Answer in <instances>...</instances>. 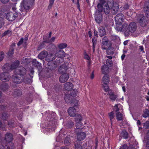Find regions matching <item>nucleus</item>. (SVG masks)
Segmentation results:
<instances>
[{"mask_svg": "<svg viewBox=\"0 0 149 149\" xmlns=\"http://www.w3.org/2000/svg\"><path fill=\"white\" fill-rule=\"evenodd\" d=\"M26 73V70L23 67L16 68L15 72V74L12 77L13 81L16 83H20L24 79V75Z\"/></svg>", "mask_w": 149, "mask_h": 149, "instance_id": "1", "label": "nucleus"}, {"mask_svg": "<svg viewBox=\"0 0 149 149\" xmlns=\"http://www.w3.org/2000/svg\"><path fill=\"white\" fill-rule=\"evenodd\" d=\"M121 25L120 26L116 27L115 29L118 31H121L124 32L125 34H128L131 32L133 33L135 31L136 28V23L134 22L131 23L129 26L127 24L125 23L121 27Z\"/></svg>", "mask_w": 149, "mask_h": 149, "instance_id": "2", "label": "nucleus"}, {"mask_svg": "<svg viewBox=\"0 0 149 149\" xmlns=\"http://www.w3.org/2000/svg\"><path fill=\"white\" fill-rule=\"evenodd\" d=\"M102 3L103 5L104 4L105 5L106 8V10H104V13L106 14H108L109 13L110 9H113L115 12H117L118 10V5L116 3H114L113 0H108L107 3L104 0H102Z\"/></svg>", "mask_w": 149, "mask_h": 149, "instance_id": "3", "label": "nucleus"}, {"mask_svg": "<svg viewBox=\"0 0 149 149\" xmlns=\"http://www.w3.org/2000/svg\"><path fill=\"white\" fill-rule=\"evenodd\" d=\"M66 54L63 50H60L57 51L55 53V55L51 53L47 55V61H52L55 58V56L60 58L64 57Z\"/></svg>", "mask_w": 149, "mask_h": 149, "instance_id": "4", "label": "nucleus"}, {"mask_svg": "<svg viewBox=\"0 0 149 149\" xmlns=\"http://www.w3.org/2000/svg\"><path fill=\"white\" fill-rule=\"evenodd\" d=\"M19 63V61H17L15 63L12 64L10 66L9 64H5L2 67V69L3 71L6 72H8L11 70L16 68Z\"/></svg>", "mask_w": 149, "mask_h": 149, "instance_id": "5", "label": "nucleus"}, {"mask_svg": "<svg viewBox=\"0 0 149 149\" xmlns=\"http://www.w3.org/2000/svg\"><path fill=\"white\" fill-rule=\"evenodd\" d=\"M111 44L107 37H104L102 40V48L104 50L109 49L111 47Z\"/></svg>", "mask_w": 149, "mask_h": 149, "instance_id": "6", "label": "nucleus"}, {"mask_svg": "<svg viewBox=\"0 0 149 149\" xmlns=\"http://www.w3.org/2000/svg\"><path fill=\"white\" fill-rule=\"evenodd\" d=\"M35 0H23L22 2L21 3L22 7H23L24 9L26 10L29 9L30 7L32 5Z\"/></svg>", "mask_w": 149, "mask_h": 149, "instance_id": "7", "label": "nucleus"}, {"mask_svg": "<svg viewBox=\"0 0 149 149\" xmlns=\"http://www.w3.org/2000/svg\"><path fill=\"white\" fill-rule=\"evenodd\" d=\"M124 17L123 14H119L115 17V21L116 24V27L120 26L124 20Z\"/></svg>", "mask_w": 149, "mask_h": 149, "instance_id": "8", "label": "nucleus"}, {"mask_svg": "<svg viewBox=\"0 0 149 149\" xmlns=\"http://www.w3.org/2000/svg\"><path fill=\"white\" fill-rule=\"evenodd\" d=\"M17 14L16 12H9L6 15V18L9 21L14 20L17 17Z\"/></svg>", "mask_w": 149, "mask_h": 149, "instance_id": "9", "label": "nucleus"}, {"mask_svg": "<svg viewBox=\"0 0 149 149\" xmlns=\"http://www.w3.org/2000/svg\"><path fill=\"white\" fill-rule=\"evenodd\" d=\"M76 126L78 129H81L82 127V123L81 122L82 120V118L81 116L80 115L77 116L75 118Z\"/></svg>", "mask_w": 149, "mask_h": 149, "instance_id": "10", "label": "nucleus"}, {"mask_svg": "<svg viewBox=\"0 0 149 149\" xmlns=\"http://www.w3.org/2000/svg\"><path fill=\"white\" fill-rule=\"evenodd\" d=\"M10 79V76L8 72H4L0 74V79L3 81H7Z\"/></svg>", "mask_w": 149, "mask_h": 149, "instance_id": "11", "label": "nucleus"}, {"mask_svg": "<svg viewBox=\"0 0 149 149\" xmlns=\"http://www.w3.org/2000/svg\"><path fill=\"white\" fill-rule=\"evenodd\" d=\"M68 114L71 117H74L77 116L79 114H77L76 110L74 107H71L69 108L68 110Z\"/></svg>", "mask_w": 149, "mask_h": 149, "instance_id": "12", "label": "nucleus"}, {"mask_svg": "<svg viewBox=\"0 0 149 149\" xmlns=\"http://www.w3.org/2000/svg\"><path fill=\"white\" fill-rule=\"evenodd\" d=\"M100 2V3H98L97 5V8L98 11V12H97L98 13H100V12H102L104 10V12L105 10H106V8L105 7V4H104L103 5V3H102V0H99Z\"/></svg>", "mask_w": 149, "mask_h": 149, "instance_id": "13", "label": "nucleus"}, {"mask_svg": "<svg viewBox=\"0 0 149 149\" xmlns=\"http://www.w3.org/2000/svg\"><path fill=\"white\" fill-rule=\"evenodd\" d=\"M69 78L68 75L66 73L63 74L60 77L59 81L61 83L66 82Z\"/></svg>", "mask_w": 149, "mask_h": 149, "instance_id": "14", "label": "nucleus"}, {"mask_svg": "<svg viewBox=\"0 0 149 149\" xmlns=\"http://www.w3.org/2000/svg\"><path fill=\"white\" fill-rule=\"evenodd\" d=\"M73 86L72 83L68 82L64 84V89L65 91H71L73 88Z\"/></svg>", "mask_w": 149, "mask_h": 149, "instance_id": "15", "label": "nucleus"}, {"mask_svg": "<svg viewBox=\"0 0 149 149\" xmlns=\"http://www.w3.org/2000/svg\"><path fill=\"white\" fill-rule=\"evenodd\" d=\"M96 11L95 14V19L97 23H100L102 20V16L100 13Z\"/></svg>", "mask_w": 149, "mask_h": 149, "instance_id": "16", "label": "nucleus"}, {"mask_svg": "<svg viewBox=\"0 0 149 149\" xmlns=\"http://www.w3.org/2000/svg\"><path fill=\"white\" fill-rule=\"evenodd\" d=\"M139 23L142 26H145L148 23L147 18L144 16L142 17L139 20Z\"/></svg>", "mask_w": 149, "mask_h": 149, "instance_id": "17", "label": "nucleus"}, {"mask_svg": "<svg viewBox=\"0 0 149 149\" xmlns=\"http://www.w3.org/2000/svg\"><path fill=\"white\" fill-rule=\"evenodd\" d=\"M139 23L142 26H145L148 23L147 18L144 16L142 17L139 20Z\"/></svg>", "mask_w": 149, "mask_h": 149, "instance_id": "18", "label": "nucleus"}, {"mask_svg": "<svg viewBox=\"0 0 149 149\" xmlns=\"http://www.w3.org/2000/svg\"><path fill=\"white\" fill-rule=\"evenodd\" d=\"M13 139V136L11 134L8 133L6 134L5 140L8 143L11 142Z\"/></svg>", "mask_w": 149, "mask_h": 149, "instance_id": "19", "label": "nucleus"}, {"mask_svg": "<svg viewBox=\"0 0 149 149\" xmlns=\"http://www.w3.org/2000/svg\"><path fill=\"white\" fill-rule=\"evenodd\" d=\"M98 31L99 34L101 37L103 36L106 33L105 30L103 27H100L98 29Z\"/></svg>", "mask_w": 149, "mask_h": 149, "instance_id": "20", "label": "nucleus"}, {"mask_svg": "<svg viewBox=\"0 0 149 149\" xmlns=\"http://www.w3.org/2000/svg\"><path fill=\"white\" fill-rule=\"evenodd\" d=\"M77 139L79 141L83 140L86 137V134L83 132H79L77 134Z\"/></svg>", "mask_w": 149, "mask_h": 149, "instance_id": "21", "label": "nucleus"}, {"mask_svg": "<svg viewBox=\"0 0 149 149\" xmlns=\"http://www.w3.org/2000/svg\"><path fill=\"white\" fill-rule=\"evenodd\" d=\"M108 93L109 95L110 98L112 100H115L117 97V95L114 94L112 90H109Z\"/></svg>", "mask_w": 149, "mask_h": 149, "instance_id": "22", "label": "nucleus"}, {"mask_svg": "<svg viewBox=\"0 0 149 149\" xmlns=\"http://www.w3.org/2000/svg\"><path fill=\"white\" fill-rule=\"evenodd\" d=\"M109 77L108 75H105L102 78V82L104 84H108L109 82Z\"/></svg>", "mask_w": 149, "mask_h": 149, "instance_id": "23", "label": "nucleus"}, {"mask_svg": "<svg viewBox=\"0 0 149 149\" xmlns=\"http://www.w3.org/2000/svg\"><path fill=\"white\" fill-rule=\"evenodd\" d=\"M109 68L106 65H104L101 68V71L102 73L104 74H106L109 72Z\"/></svg>", "mask_w": 149, "mask_h": 149, "instance_id": "24", "label": "nucleus"}, {"mask_svg": "<svg viewBox=\"0 0 149 149\" xmlns=\"http://www.w3.org/2000/svg\"><path fill=\"white\" fill-rule=\"evenodd\" d=\"M58 63H57L56 64L54 63H52V62L48 63V68L51 70H53L56 67V66L58 65Z\"/></svg>", "mask_w": 149, "mask_h": 149, "instance_id": "25", "label": "nucleus"}, {"mask_svg": "<svg viewBox=\"0 0 149 149\" xmlns=\"http://www.w3.org/2000/svg\"><path fill=\"white\" fill-rule=\"evenodd\" d=\"M116 117L118 120H122L124 117V115L120 112H118L116 114Z\"/></svg>", "mask_w": 149, "mask_h": 149, "instance_id": "26", "label": "nucleus"}, {"mask_svg": "<svg viewBox=\"0 0 149 149\" xmlns=\"http://www.w3.org/2000/svg\"><path fill=\"white\" fill-rule=\"evenodd\" d=\"M47 57V52L46 51L42 52L40 53L38 56V57L39 58L42 59L46 58Z\"/></svg>", "mask_w": 149, "mask_h": 149, "instance_id": "27", "label": "nucleus"}, {"mask_svg": "<svg viewBox=\"0 0 149 149\" xmlns=\"http://www.w3.org/2000/svg\"><path fill=\"white\" fill-rule=\"evenodd\" d=\"M67 45L66 43H61L57 45L58 48L60 49H63L67 47Z\"/></svg>", "mask_w": 149, "mask_h": 149, "instance_id": "28", "label": "nucleus"}, {"mask_svg": "<svg viewBox=\"0 0 149 149\" xmlns=\"http://www.w3.org/2000/svg\"><path fill=\"white\" fill-rule=\"evenodd\" d=\"M122 109V106L120 104H116L113 107V110L116 112L120 110V108Z\"/></svg>", "mask_w": 149, "mask_h": 149, "instance_id": "29", "label": "nucleus"}, {"mask_svg": "<svg viewBox=\"0 0 149 149\" xmlns=\"http://www.w3.org/2000/svg\"><path fill=\"white\" fill-rule=\"evenodd\" d=\"M66 68L65 67L64 65H62L58 69V71L60 73H63V72H64L66 70Z\"/></svg>", "mask_w": 149, "mask_h": 149, "instance_id": "30", "label": "nucleus"}, {"mask_svg": "<svg viewBox=\"0 0 149 149\" xmlns=\"http://www.w3.org/2000/svg\"><path fill=\"white\" fill-rule=\"evenodd\" d=\"M107 84H102L104 88V90L106 92H108V93H109V90H111L109 89Z\"/></svg>", "mask_w": 149, "mask_h": 149, "instance_id": "31", "label": "nucleus"}, {"mask_svg": "<svg viewBox=\"0 0 149 149\" xmlns=\"http://www.w3.org/2000/svg\"><path fill=\"white\" fill-rule=\"evenodd\" d=\"M55 39L56 38L54 37H53L51 38H47V43H49L52 45V43L54 42Z\"/></svg>", "mask_w": 149, "mask_h": 149, "instance_id": "32", "label": "nucleus"}, {"mask_svg": "<svg viewBox=\"0 0 149 149\" xmlns=\"http://www.w3.org/2000/svg\"><path fill=\"white\" fill-rule=\"evenodd\" d=\"M54 2V0H49V4L48 7V10H50L52 8Z\"/></svg>", "mask_w": 149, "mask_h": 149, "instance_id": "33", "label": "nucleus"}, {"mask_svg": "<svg viewBox=\"0 0 149 149\" xmlns=\"http://www.w3.org/2000/svg\"><path fill=\"white\" fill-rule=\"evenodd\" d=\"M149 114V111L147 109L145 110L144 113L143 115V117L146 118L148 116Z\"/></svg>", "mask_w": 149, "mask_h": 149, "instance_id": "34", "label": "nucleus"}, {"mask_svg": "<svg viewBox=\"0 0 149 149\" xmlns=\"http://www.w3.org/2000/svg\"><path fill=\"white\" fill-rule=\"evenodd\" d=\"M32 64L35 66H40V64L39 62L37 61L36 60L34 59L32 62Z\"/></svg>", "mask_w": 149, "mask_h": 149, "instance_id": "35", "label": "nucleus"}, {"mask_svg": "<svg viewBox=\"0 0 149 149\" xmlns=\"http://www.w3.org/2000/svg\"><path fill=\"white\" fill-rule=\"evenodd\" d=\"M77 93V90L76 89H74L72 90L71 93V95L73 97L75 96L76 95Z\"/></svg>", "mask_w": 149, "mask_h": 149, "instance_id": "36", "label": "nucleus"}, {"mask_svg": "<svg viewBox=\"0 0 149 149\" xmlns=\"http://www.w3.org/2000/svg\"><path fill=\"white\" fill-rule=\"evenodd\" d=\"M64 99L66 102L69 103L70 102V100L69 95H66Z\"/></svg>", "mask_w": 149, "mask_h": 149, "instance_id": "37", "label": "nucleus"}, {"mask_svg": "<svg viewBox=\"0 0 149 149\" xmlns=\"http://www.w3.org/2000/svg\"><path fill=\"white\" fill-rule=\"evenodd\" d=\"M92 42L93 43V51L94 50V48L96 45V39L95 38H93L92 39Z\"/></svg>", "mask_w": 149, "mask_h": 149, "instance_id": "38", "label": "nucleus"}, {"mask_svg": "<svg viewBox=\"0 0 149 149\" xmlns=\"http://www.w3.org/2000/svg\"><path fill=\"white\" fill-rule=\"evenodd\" d=\"M11 31L9 30L5 31L3 33L4 36L7 35L8 36H10L11 35Z\"/></svg>", "mask_w": 149, "mask_h": 149, "instance_id": "39", "label": "nucleus"}, {"mask_svg": "<svg viewBox=\"0 0 149 149\" xmlns=\"http://www.w3.org/2000/svg\"><path fill=\"white\" fill-rule=\"evenodd\" d=\"M114 113L113 111H112L109 113V116L111 120L113 118Z\"/></svg>", "mask_w": 149, "mask_h": 149, "instance_id": "40", "label": "nucleus"}, {"mask_svg": "<svg viewBox=\"0 0 149 149\" xmlns=\"http://www.w3.org/2000/svg\"><path fill=\"white\" fill-rule=\"evenodd\" d=\"M4 55L3 52H0V62L2 61L4 58Z\"/></svg>", "mask_w": 149, "mask_h": 149, "instance_id": "41", "label": "nucleus"}, {"mask_svg": "<svg viewBox=\"0 0 149 149\" xmlns=\"http://www.w3.org/2000/svg\"><path fill=\"white\" fill-rule=\"evenodd\" d=\"M70 140L68 138H65L64 140V143L66 146H68L70 144Z\"/></svg>", "mask_w": 149, "mask_h": 149, "instance_id": "42", "label": "nucleus"}, {"mask_svg": "<svg viewBox=\"0 0 149 149\" xmlns=\"http://www.w3.org/2000/svg\"><path fill=\"white\" fill-rule=\"evenodd\" d=\"M122 134L123 135V136L124 137L125 139H126L127 138L128 136V133L125 131H123L122 132Z\"/></svg>", "mask_w": 149, "mask_h": 149, "instance_id": "43", "label": "nucleus"}, {"mask_svg": "<svg viewBox=\"0 0 149 149\" xmlns=\"http://www.w3.org/2000/svg\"><path fill=\"white\" fill-rule=\"evenodd\" d=\"M144 127L147 128L149 127V122L147 121L144 124Z\"/></svg>", "mask_w": 149, "mask_h": 149, "instance_id": "44", "label": "nucleus"}, {"mask_svg": "<svg viewBox=\"0 0 149 149\" xmlns=\"http://www.w3.org/2000/svg\"><path fill=\"white\" fill-rule=\"evenodd\" d=\"M14 49H11L8 52V54L9 56H10L13 54Z\"/></svg>", "mask_w": 149, "mask_h": 149, "instance_id": "45", "label": "nucleus"}, {"mask_svg": "<svg viewBox=\"0 0 149 149\" xmlns=\"http://www.w3.org/2000/svg\"><path fill=\"white\" fill-rule=\"evenodd\" d=\"M3 24V19L2 17H0V28L2 26Z\"/></svg>", "mask_w": 149, "mask_h": 149, "instance_id": "46", "label": "nucleus"}, {"mask_svg": "<svg viewBox=\"0 0 149 149\" xmlns=\"http://www.w3.org/2000/svg\"><path fill=\"white\" fill-rule=\"evenodd\" d=\"M3 87L2 88V90L4 91H6L7 89L8 86V85H5L4 86H3Z\"/></svg>", "mask_w": 149, "mask_h": 149, "instance_id": "47", "label": "nucleus"}, {"mask_svg": "<svg viewBox=\"0 0 149 149\" xmlns=\"http://www.w3.org/2000/svg\"><path fill=\"white\" fill-rule=\"evenodd\" d=\"M120 149H128V148L127 145L125 144L123 146H121Z\"/></svg>", "mask_w": 149, "mask_h": 149, "instance_id": "48", "label": "nucleus"}, {"mask_svg": "<svg viewBox=\"0 0 149 149\" xmlns=\"http://www.w3.org/2000/svg\"><path fill=\"white\" fill-rule=\"evenodd\" d=\"M14 148V145L13 144L11 143V146H8L7 147L8 149H13Z\"/></svg>", "mask_w": 149, "mask_h": 149, "instance_id": "49", "label": "nucleus"}, {"mask_svg": "<svg viewBox=\"0 0 149 149\" xmlns=\"http://www.w3.org/2000/svg\"><path fill=\"white\" fill-rule=\"evenodd\" d=\"M24 39L23 38H22L20 40L19 42L17 44V45L18 46H19L21 44H22L23 41Z\"/></svg>", "mask_w": 149, "mask_h": 149, "instance_id": "50", "label": "nucleus"}, {"mask_svg": "<svg viewBox=\"0 0 149 149\" xmlns=\"http://www.w3.org/2000/svg\"><path fill=\"white\" fill-rule=\"evenodd\" d=\"M106 63L107 65H108L109 64V65H111V64H112V62L111 61H110L108 60H107L106 61Z\"/></svg>", "mask_w": 149, "mask_h": 149, "instance_id": "51", "label": "nucleus"}, {"mask_svg": "<svg viewBox=\"0 0 149 149\" xmlns=\"http://www.w3.org/2000/svg\"><path fill=\"white\" fill-rule=\"evenodd\" d=\"M85 58L88 60H89L90 59V58L88 55L87 54H85L84 56Z\"/></svg>", "mask_w": 149, "mask_h": 149, "instance_id": "52", "label": "nucleus"}, {"mask_svg": "<svg viewBox=\"0 0 149 149\" xmlns=\"http://www.w3.org/2000/svg\"><path fill=\"white\" fill-rule=\"evenodd\" d=\"M9 0H1V2L3 3H6L9 1Z\"/></svg>", "mask_w": 149, "mask_h": 149, "instance_id": "53", "label": "nucleus"}, {"mask_svg": "<svg viewBox=\"0 0 149 149\" xmlns=\"http://www.w3.org/2000/svg\"><path fill=\"white\" fill-rule=\"evenodd\" d=\"M139 49L141 51H143V52H144L143 50V46H140Z\"/></svg>", "mask_w": 149, "mask_h": 149, "instance_id": "54", "label": "nucleus"}, {"mask_svg": "<svg viewBox=\"0 0 149 149\" xmlns=\"http://www.w3.org/2000/svg\"><path fill=\"white\" fill-rule=\"evenodd\" d=\"M94 78V75L93 74V72L92 74H91V79H93Z\"/></svg>", "mask_w": 149, "mask_h": 149, "instance_id": "55", "label": "nucleus"}, {"mask_svg": "<svg viewBox=\"0 0 149 149\" xmlns=\"http://www.w3.org/2000/svg\"><path fill=\"white\" fill-rule=\"evenodd\" d=\"M146 14L148 15L149 14V8H148L146 10Z\"/></svg>", "mask_w": 149, "mask_h": 149, "instance_id": "56", "label": "nucleus"}, {"mask_svg": "<svg viewBox=\"0 0 149 149\" xmlns=\"http://www.w3.org/2000/svg\"><path fill=\"white\" fill-rule=\"evenodd\" d=\"M88 35L89 37L91 38L92 36L91 32L90 31H88Z\"/></svg>", "mask_w": 149, "mask_h": 149, "instance_id": "57", "label": "nucleus"}, {"mask_svg": "<svg viewBox=\"0 0 149 149\" xmlns=\"http://www.w3.org/2000/svg\"><path fill=\"white\" fill-rule=\"evenodd\" d=\"M77 7H78V9H79V10H80V8H79L80 6L79 5V1H77Z\"/></svg>", "mask_w": 149, "mask_h": 149, "instance_id": "58", "label": "nucleus"}, {"mask_svg": "<svg viewBox=\"0 0 149 149\" xmlns=\"http://www.w3.org/2000/svg\"><path fill=\"white\" fill-rule=\"evenodd\" d=\"M134 149V147L133 145H131L130 146V147L129 148V149Z\"/></svg>", "mask_w": 149, "mask_h": 149, "instance_id": "59", "label": "nucleus"}, {"mask_svg": "<svg viewBox=\"0 0 149 149\" xmlns=\"http://www.w3.org/2000/svg\"><path fill=\"white\" fill-rule=\"evenodd\" d=\"M15 43H13L11 46V49H13V47H15Z\"/></svg>", "mask_w": 149, "mask_h": 149, "instance_id": "60", "label": "nucleus"}, {"mask_svg": "<svg viewBox=\"0 0 149 149\" xmlns=\"http://www.w3.org/2000/svg\"><path fill=\"white\" fill-rule=\"evenodd\" d=\"M137 124L139 126V125H140L141 124V122L139 120H138L137 121Z\"/></svg>", "mask_w": 149, "mask_h": 149, "instance_id": "61", "label": "nucleus"}, {"mask_svg": "<svg viewBox=\"0 0 149 149\" xmlns=\"http://www.w3.org/2000/svg\"><path fill=\"white\" fill-rule=\"evenodd\" d=\"M97 31H95V30L94 31V34H95V35L97 37L98 35L97 34Z\"/></svg>", "mask_w": 149, "mask_h": 149, "instance_id": "62", "label": "nucleus"}, {"mask_svg": "<svg viewBox=\"0 0 149 149\" xmlns=\"http://www.w3.org/2000/svg\"><path fill=\"white\" fill-rule=\"evenodd\" d=\"M0 149H5L3 146L1 145H0Z\"/></svg>", "mask_w": 149, "mask_h": 149, "instance_id": "63", "label": "nucleus"}, {"mask_svg": "<svg viewBox=\"0 0 149 149\" xmlns=\"http://www.w3.org/2000/svg\"><path fill=\"white\" fill-rule=\"evenodd\" d=\"M125 57V55L124 54H123L121 56V58L122 60H123Z\"/></svg>", "mask_w": 149, "mask_h": 149, "instance_id": "64", "label": "nucleus"}]
</instances>
